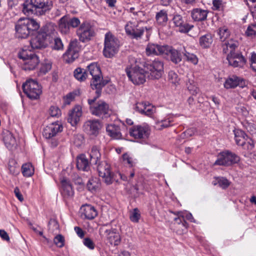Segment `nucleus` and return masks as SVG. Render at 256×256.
Listing matches in <instances>:
<instances>
[{
  "label": "nucleus",
  "instance_id": "obj_49",
  "mask_svg": "<svg viewBox=\"0 0 256 256\" xmlns=\"http://www.w3.org/2000/svg\"><path fill=\"white\" fill-rule=\"evenodd\" d=\"M52 68V64L50 63L42 64L40 69L39 75H44L50 71Z\"/></svg>",
  "mask_w": 256,
  "mask_h": 256
},
{
  "label": "nucleus",
  "instance_id": "obj_52",
  "mask_svg": "<svg viewBox=\"0 0 256 256\" xmlns=\"http://www.w3.org/2000/svg\"><path fill=\"white\" fill-rule=\"evenodd\" d=\"M91 25L88 21H84L82 24H80L79 30L82 32H90Z\"/></svg>",
  "mask_w": 256,
  "mask_h": 256
},
{
  "label": "nucleus",
  "instance_id": "obj_33",
  "mask_svg": "<svg viewBox=\"0 0 256 256\" xmlns=\"http://www.w3.org/2000/svg\"><path fill=\"white\" fill-rule=\"evenodd\" d=\"M213 41L212 36L211 33H207L201 36L200 38V44L203 48L210 47Z\"/></svg>",
  "mask_w": 256,
  "mask_h": 256
},
{
  "label": "nucleus",
  "instance_id": "obj_58",
  "mask_svg": "<svg viewBox=\"0 0 256 256\" xmlns=\"http://www.w3.org/2000/svg\"><path fill=\"white\" fill-rule=\"evenodd\" d=\"M83 243L90 250H93L94 248V243L92 240L90 238H85L84 240Z\"/></svg>",
  "mask_w": 256,
  "mask_h": 256
},
{
  "label": "nucleus",
  "instance_id": "obj_15",
  "mask_svg": "<svg viewBox=\"0 0 256 256\" xmlns=\"http://www.w3.org/2000/svg\"><path fill=\"white\" fill-rule=\"evenodd\" d=\"M80 24V22L78 18L76 17L70 18L68 15L62 17L58 22L60 28L61 30H64V31L70 30V28H77Z\"/></svg>",
  "mask_w": 256,
  "mask_h": 256
},
{
  "label": "nucleus",
  "instance_id": "obj_19",
  "mask_svg": "<svg viewBox=\"0 0 256 256\" xmlns=\"http://www.w3.org/2000/svg\"><path fill=\"white\" fill-rule=\"evenodd\" d=\"M102 125L98 120H89L84 124L86 132L90 135L96 136L99 132Z\"/></svg>",
  "mask_w": 256,
  "mask_h": 256
},
{
  "label": "nucleus",
  "instance_id": "obj_21",
  "mask_svg": "<svg viewBox=\"0 0 256 256\" xmlns=\"http://www.w3.org/2000/svg\"><path fill=\"white\" fill-rule=\"evenodd\" d=\"M245 86L246 83L243 79L234 75L227 78L224 84L226 89L234 88L238 86L244 88Z\"/></svg>",
  "mask_w": 256,
  "mask_h": 256
},
{
  "label": "nucleus",
  "instance_id": "obj_16",
  "mask_svg": "<svg viewBox=\"0 0 256 256\" xmlns=\"http://www.w3.org/2000/svg\"><path fill=\"white\" fill-rule=\"evenodd\" d=\"M129 134L135 139H146L150 134V129L148 126H134L130 128Z\"/></svg>",
  "mask_w": 256,
  "mask_h": 256
},
{
  "label": "nucleus",
  "instance_id": "obj_45",
  "mask_svg": "<svg viewBox=\"0 0 256 256\" xmlns=\"http://www.w3.org/2000/svg\"><path fill=\"white\" fill-rule=\"evenodd\" d=\"M57 26L52 22L46 23L43 26L40 32H54L56 30Z\"/></svg>",
  "mask_w": 256,
  "mask_h": 256
},
{
  "label": "nucleus",
  "instance_id": "obj_32",
  "mask_svg": "<svg viewBox=\"0 0 256 256\" xmlns=\"http://www.w3.org/2000/svg\"><path fill=\"white\" fill-rule=\"evenodd\" d=\"M76 167L79 170L88 171L90 168L88 160L84 156H78L76 161Z\"/></svg>",
  "mask_w": 256,
  "mask_h": 256
},
{
  "label": "nucleus",
  "instance_id": "obj_31",
  "mask_svg": "<svg viewBox=\"0 0 256 256\" xmlns=\"http://www.w3.org/2000/svg\"><path fill=\"white\" fill-rule=\"evenodd\" d=\"M100 182L98 178H92L87 183V188L88 190L94 192L100 188Z\"/></svg>",
  "mask_w": 256,
  "mask_h": 256
},
{
  "label": "nucleus",
  "instance_id": "obj_39",
  "mask_svg": "<svg viewBox=\"0 0 256 256\" xmlns=\"http://www.w3.org/2000/svg\"><path fill=\"white\" fill-rule=\"evenodd\" d=\"M122 158L124 164H128L130 167H133L136 164V160L134 158L127 153L122 154Z\"/></svg>",
  "mask_w": 256,
  "mask_h": 256
},
{
  "label": "nucleus",
  "instance_id": "obj_9",
  "mask_svg": "<svg viewBox=\"0 0 256 256\" xmlns=\"http://www.w3.org/2000/svg\"><path fill=\"white\" fill-rule=\"evenodd\" d=\"M24 93L31 100H37L42 93V88L37 81L28 79L22 84Z\"/></svg>",
  "mask_w": 256,
  "mask_h": 256
},
{
  "label": "nucleus",
  "instance_id": "obj_64",
  "mask_svg": "<svg viewBox=\"0 0 256 256\" xmlns=\"http://www.w3.org/2000/svg\"><path fill=\"white\" fill-rule=\"evenodd\" d=\"M128 36L131 38L138 40L140 38L143 33H127Z\"/></svg>",
  "mask_w": 256,
  "mask_h": 256
},
{
  "label": "nucleus",
  "instance_id": "obj_7",
  "mask_svg": "<svg viewBox=\"0 0 256 256\" xmlns=\"http://www.w3.org/2000/svg\"><path fill=\"white\" fill-rule=\"evenodd\" d=\"M150 79H158L164 74V63L158 60L147 61L144 64Z\"/></svg>",
  "mask_w": 256,
  "mask_h": 256
},
{
  "label": "nucleus",
  "instance_id": "obj_10",
  "mask_svg": "<svg viewBox=\"0 0 256 256\" xmlns=\"http://www.w3.org/2000/svg\"><path fill=\"white\" fill-rule=\"evenodd\" d=\"M52 40L50 33H32L30 44L33 49L44 48Z\"/></svg>",
  "mask_w": 256,
  "mask_h": 256
},
{
  "label": "nucleus",
  "instance_id": "obj_35",
  "mask_svg": "<svg viewBox=\"0 0 256 256\" xmlns=\"http://www.w3.org/2000/svg\"><path fill=\"white\" fill-rule=\"evenodd\" d=\"M22 171L24 176H31L34 173V168L30 163L24 164L22 167Z\"/></svg>",
  "mask_w": 256,
  "mask_h": 256
},
{
  "label": "nucleus",
  "instance_id": "obj_4",
  "mask_svg": "<svg viewBox=\"0 0 256 256\" xmlns=\"http://www.w3.org/2000/svg\"><path fill=\"white\" fill-rule=\"evenodd\" d=\"M90 113L102 119H106L110 117L112 114L108 104L102 100L96 102V98L88 100Z\"/></svg>",
  "mask_w": 256,
  "mask_h": 256
},
{
  "label": "nucleus",
  "instance_id": "obj_13",
  "mask_svg": "<svg viewBox=\"0 0 256 256\" xmlns=\"http://www.w3.org/2000/svg\"><path fill=\"white\" fill-rule=\"evenodd\" d=\"M80 47L78 42L75 39L69 44L68 48L63 54L64 61L68 64L73 62L79 56Z\"/></svg>",
  "mask_w": 256,
  "mask_h": 256
},
{
  "label": "nucleus",
  "instance_id": "obj_5",
  "mask_svg": "<svg viewBox=\"0 0 256 256\" xmlns=\"http://www.w3.org/2000/svg\"><path fill=\"white\" fill-rule=\"evenodd\" d=\"M18 56L24 60L22 68L24 70H34L40 62L37 55L27 50L22 49L20 51Z\"/></svg>",
  "mask_w": 256,
  "mask_h": 256
},
{
  "label": "nucleus",
  "instance_id": "obj_60",
  "mask_svg": "<svg viewBox=\"0 0 256 256\" xmlns=\"http://www.w3.org/2000/svg\"><path fill=\"white\" fill-rule=\"evenodd\" d=\"M74 230L77 235L80 238H83L84 236V231L79 226H75Z\"/></svg>",
  "mask_w": 256,
  "mask_h": 256
},
{
  "label": "nucleus",
  "instance_id": "obj_63",
  "mask_svg": "<svg viewBox=\"0 0 256 256\" xmlns=\"http://www.w3.org/2000/svg\"><path fill=\"white\" fill-rule=\"evenodd\" d=\"M14 192L16 197L20 202L24 200V198L22 194L20 192V190L18 187H16L14 190Z\"/></svg>",
  "mask_w": 256,
  "mask_h": 256
},
{
  "label": "nucleus",
  "instance_id": "obj_17",
  "mask_svg": "<svg viewBox=\"0 0 256 256\" xmlns=\"http://www.w3.org/2000/svg\"><path fill=\"white\" fill-rule=\"evenodd\" d=\"M234 132L235 141L238 145L243 146L244 148L250 150L254 147L251 140L246 142L247 136L244 132L240 130H234Z\"/></svg>",
  "mask_w": 256,
  "mask_h": 256
},
{
  "label": "nucleus",
  "instance_id": "obj_46",
  "mask_svg": "<svg viewBox=\"0 0 256 256\" xmlns=\"http://www.w3.org/2000/svg\"><path fill=\"white\" fill-rule=\"evenodd\" d=\"M184 56L186 58V60L194 64H196L198 62V58L196 55L193 54H190V52L185 51L184 52Z\"/></svg>",
  "mask_w": 256,
  "mask_h": 256
},
{
  "label": "nucleus",
  "instance_id": "obj_29",
  "mask_svg": "<svg viewBox=\"0 0 256 256\" xmlns=\"http://www.w3.org/2000/svg\"><path fill=\"white\" fill-rule=\"evenodd\" d=\"M155 18L157 24L164 26L168 20V10L166 9L160 10L156 12Z\"/></svg>",
  "mask_w": 256,
  "mask_h": 256
},
{
  "label": "nucleus",
  "instance_id": "obj_22",
  "mask_svg": "<svg viewBox=\"0 0 256 256\" xmlns=\"http://www.w3.org/2000/svg\"><path fill=\"white\" fill-rule=\"evenodd\" d=\"M106 240L111 245L118 246L121 241V238L118 232L116 229L110 228L104 231Z\"/></svg>",
  "mask_w": 256,
  "mask_h": 256
},
{
  "label": "nucleus",
  "instance_id": "obj_11",
  "mask_svg": "<svg viewBox=\"0 0 256 256\" xmlns=\"http://www.w3.org/2000/svg\"><path fill=\"white\" fill-rule=\"evenodd\" d=\"M40 27V24L34 20L28 18H20L15 24L16 32L37 31Z\"/></svg>",
  "mask_w": 256,
  "mask_h": 256
},
{
  "label": "nucleus",
  "instance_id": "obj_8",
  "mask_svg": "<svg viewBox=\"0 0 256 256\" xmlns=\"http://www.w3.org/2000/svg\"><path fill=\"white\" fill-rule=\"evenodd\" d=\"M120 42L112 33H106L105 35L103 54L106 58L113 57L118 51Z\"/></svg>",
  "mask_w": 256,
  "mask_h": 256
},
{
  "label": "nucleus",
  "instance_id": "obj_27",
  "mask_svg": "<svg viewBox=\"0 0 256 256\" xmlns=\"http://www.w3.org/2000/svg\"><path fill=\"white\" fill-rule=\"evenodd\" d=\"M106 130L108 134L114 138L120 139L122 137L120 127L116 124H108Z\"/></svg>",
  "mask_w": 256,
  "mask_h": 256
},
{
  "label": "nucleus",
  "instance_id": "obj_61",
  "mask_svg": "<svg viewBox=\"0 0 256 256\" xmlns=\"http://www.w3.org/2000/svg\"><path fill=\"white\" fill-rule=\"evenodd\" d=\"M222 0H212L213 7L214 10H219L222 6Z\"/></svg>",
  "mask_w": 256,
  "mask_h": 256
},
{
  "label": "nucleus",
  "instance_id": "obj_14",
  "mask_svg": "<svg viewBox=\"0 0 256 256\" xmlns=\"http://www.w3.org/2000/svg\"><path fill=\"white\" fill-rule=\"evenodd\" d=\"M97 164V169L100 176L104 179L106 184H112L114 178V174L110 170V164L106 161H102Z\"/></svg>",
  "mask_w": 256,
  "mask_h": 256
},
{
  "label": "nucleus",
  "instance_id": "obj_23",
  "mask_svg": "<svg viewBox=\"0 0 256 256\" xmlns=\"http://www.w3.org/2000/svg\"><path fill=\"white\" fill-rule=\"evenodd\" d=\"M61 184L63 197L66 199L71 198L74 196V191L70 180L64 178L61 180Z\"/></svg>",
  "mask_w": 256,
  "mask_h": 256
},
{
  "label": "nucleus",
  "instance_id": "obj_55",
  "mask_svg": "<svg viewBox=\"0 0 256 256\" xmlns=\"http://www.w3.org/2000/svg\"><path fill=\"white\" fill-rule=\"evenodd\" d=\"M64 48V45L60 38H55L54 39V45L52 48L56 50H61Z\"/></svg>",
  "mask_w": 256,
  "mask_h": 256
},
{
  "label": "nucleus",
  "instance_id": "obj_42",
  "mask_svg": "<svg viewBox=\"0 0 256 256\" xmlns=\"http://www.w3.org/2000/svg\"><path fill=\"white\" fill-rule=\"evenodd\" d=\"M168 81L174 84H178L180 80L178 74L174 70H170L168 74Z\"/></svg>",
  "mask_w": 256,
  "mask_h": 256
},
{
  "label": "nucleus",
  "instance_id": "obj_34",
  "mask_svg": "<svg viewBox=\"0 0 256 256\" xmlns=\"http://www.w3.org/2000/svg\"><path fill=\"white\" fill-rule=\"evenodd\" d=\"M74 78L80 82L85 80L88 77V74L86 70L81 68H76L74 72Z\"/></svg>",
  "mask_w": 256,
  "mask_h": 256
},
{
  "label": "nucleus",
  "instance_id": "obj_26",
  "mask_svg": "<svg viewBox=\"0 0 256 256\" xmlns=\"http://www.w3.org/2000/svg\"><path fill=\"white\" fill-rule=\"evenodd\" d=\"M208 13L207 10L196 8L191 11V16L195 21H203L206 19Z\"/></svg>",
  "mask_w": 256,
  "mask_h": 256
},
{
  "label": "nucleus",
  "instance_id": "obj_38",
  "mask_svg": "<svg viewBox=\"0 0 256 256\" xmlns=\"http://www.w3.org/2000/svg\"><path fill=\"white\" fill-rule=\"evenodd\" d=\"M142 114H144L150 117H152L156 112V108L149 103H146Z\"/></svg>",
  "mask_w": 256,
  "mask_h": 256
},
{
  "label": "nucleus",
  "instance_id": "obj_25",
  "mask_svg": "<svg viewBox=\"0 0 256 256\" xmlns=\"http://www.w3.org/2000/svg\"><path fill=\"white\" fill-rule=\"evenodd\" d=\"M172 22L175 26L180 27L181 28L180 32H188L194 27L193 25L189 24H184L182 18L179 14L174 16Z\"/></svg>",
  "mask_w": 256,
  "mask_h": 256
},
{
  "label": "nucleus",
  "instance_id": "obj_41",
  "mask_svg": "<svg viewBox=\"0 0 256 256\" xmlns=\"http://www.w3.org/2000/svg\"><path fill=\"white\" fill-rule=\"evenodd\" d=\"M174 224L179 226L182 228V230L186 229L188 227V223L184 220L183 217H177L174 219Z\"/></svg>",
  "mask_w": 256,
  "mask_h": 256
},
{
  "label": "nucleus",
  "instance_id": "obj_28",
  "mask_svg": "<svg viewBox=\"0 0 256 256\" xmlns=\"http://www.w3.org/2000/svg\"><path fill=\"white\" fill-rule=\"evenodd\" d=\"M2 136L4 144L8 149H12L13 146L16 145V139L10 132L8 130L4 131Z\"/></svg>",
  "mask_w": 256,
  "mask_h": 256
},
{
  "label": "nucleus",
  "instance_id": "obj_18",
  "mask_svg": "<svg viewBox=\"0 0 256 256\" xmlns=\"http://www.w3.org/2000/svg\"><path fill=\"white\" fill-rule=\"evenodd\" d=\"M62 130V125L58 122L52 123L46 126L42 132V134L46 138H50Z\"/></svg>",
  "mask_w": 256,
  "mask_h": 256
},
{
  "label": "nucleus",
  "instance_id": "obj_48",
  "mask_svg": "<svg viewBox=\"0 0 256 256\" xmlns=\"http://www.w3.org/2000/svg\"><path fill=\"white\" fill-rule=\"evenodd\" d=\"M216 180L219 186L224 189L227 188L230 185V182L228 180L224 177L217 178Z\"/></svg>",
  "mask_w": 256,
  "mask_h": 256
},
{
  "label": "nucleus",
  "instance_id": "obj_37",
  "mask_svg": "<svg viewBox=\"0 0 256 256\" xmlns=\"http://www.w3.org/2000/svg\"><path fill=\"white\" fill-rule=\"evenodd\" d=\"M172 122V120L168 118L160 121H157L156 127L158 130H160L170 126Z\"/></svg>",
  "mask_w": 256,
  "mask_h": 256
},
{
  "label": "nucleus",
  "instance_id": "obj_50",
  "mask_svg": "<svg viewBox=\"0 0 256 256\" xmlns=\"http://www.w3.org/2000/svg\"><path fill=\"white\" fill-rule=\"evenodd\" d=\"M172 48L168 46H160L158 45V55L160 54H169L170 51Z\"/></svg>",
  "mask_w": 256,
  "mask_h": 256
},
{
  "label": "nucleus",
  "instance_id": "obj_12",
  "mask_svg": "<svg viewBox=\"0 0 256 256\" xmlns=\"http://www.w3.org/2000/svg\"><path fill=\"white\" fill-rule=\"evenodd\" d=\"M240 160V157L228 150L223 151L218 156V158L214 162L215 165L230 166L238 163Z\"/></svg>",
  "mask_w": 256,
  "mask_h": 256
},
{
  "label": "nucleus",
  "instance_id": "obj_47",
  "mask_svg": "<svg viewBox=\"0 0 256 256\" xmlns=\"http://www.w3.org/2000/svg\"><path fill=\"white\" fill-rule=\"evenodd\" d=\"M158 44H148L146 48V52L148 55L154 54L158 55Z\"/></svg>",
  "mask_w": 256,
  "mask_h": 256
},
{
  "label": "nucleus",
  "instance_id": "obj_56",
  "mask_svg": "<svg viewBox=\"0 0 256 256\" xmlns=\"http://www.w3.org/2000/svg\"><path fill=\"white\" fill-rule=\"evenodd\" d=\"M64 238L60 234L56 236L54 238V244L59 248L64 246Z\"/></svg>",
  "mask_w": 256,
  "mask_h": 256
},
{
  "label": "nucleus",
  "instance_id": "obj_54",
  "mask_svg": "<svg viewBox=\"0 0 256 256\" xmlns=\"http://www.w3.org/2000/svg\"><path fill=\"white\" fill-rule=\"evenodd\" d=\"M49 229L52 232L58 230L59 228L58 222L55 219H50L48 222Z\"/></svg>",
  "mask_w": 256,
  "mask_h": 256
},
{
  "label": "nucleus",
  "instance_id": "obj_6",
  "mask_svg": "<svg viewBox=\"0 0 256 256\" xmlns=\"http://www.w3.org/2000/svg\"><path fill=\"white\" fill-rule=\"evenodd\" d=\"M87 68L90 74L92 76L90 82L92 88L96 90H101L108 82L103 80L100 67L96 63L93 62L89 64Z\"/></svg>",
  "mask_w": 256,
  "mask_h": 256
},
{
  "label": "nucleus",
  "instance_id": "obj_40",
  "mask_svg": "<svg viewBox=\"0 0 256 256\" xmlns=\"http://www.w3.org/2000/svg\"><path fill=\"white\" fill-rule=\"evenodd\" d=\"M80 42H87L90 40L94 36V33H77Z\"/></svg>",
  "mask_w": 256,
  "mask_h": 256
},
{
  "label": "nucleus",
  "instance_id": "obj_53",
  "mask_svg": "<svg viewBox=\"0 0 256 256\" xmlns=\"http://www.w3.org/2000/svg\"><path fill=\"white\" fill-rule=\"evenodd\" d=\"M136 26L137 25L135 22H128L125 26L126 32H136V30H137Z\"/></svg>",
  "mask_w": 256,
  "mask_h": 256
},
{
  "label": "nucleus",
  "instance_id": "obj_3",
  "mask_svg": "<svg viewBox=\"0 0 256 256\" xmlns=\"http://www.w3.org/2000/svg\"><path fill=\"white\" fill-rule=\"evenodd\" d=\"M128 62L126 72L129 79L134 84H144L146 82L147 74L146 70L140 68L139 62L134 57L130 56Z\"/></svg>",
  "mask_w": 256,
  "mask_h": 256
},
{
  "label": "nucleus",
  "instance_id": "obj_62",
  "mask_svg": "<svg viewBox=\"0 0 256 256\" xmlns=\"http://www.w3.org/2000/svg\"><path fill=\"white\" fill-rule=\"evenodd\" d=\"M0 236L1 238L7 242L10 240V238L8 234V233L4 230H0Z\"/></svg>",
  "mask_w": 256,
  "mask_h": 256
},
{
  "label": "nucleus",
  "instance_id": "obj_51",
  "mask_svg": "<svg viewBox=\"0 0 256 256\" xmlns=\"http://www.w3.org/2000/svg\"><path fill=\"white\" fill-rule=\"evenodd\" d=\"M49 113L52 117H58L61 115V110L57 106H52L50 108Z\"/></svg>",
  "mask_w": 256,
  "mask_h": 256
},
{
  "label": "nucleus",
  "instance_id": "obj_1",
  "mask_svg": "<svg viewBox=\"0 0 256 256\" xmlns=\"http://www.w3.org/2000/svg\"><path fill=\"white\" fill-rule=\"evenodd\" d=\"M219 38L222 42V52L226 54V60L233 67H242L246 60L240 52H236L238 46L234 33H218Z\"/></svg>",
  "mask_w": 256,
  "mask_h": 256
},
{
  "label": "nucleus",
  "instance_id": "obj_2",
  "mask_svg": "<svg viewBox=\"0 0 256 256\" xmlns=\"http://www.w3.org/2000/svg\"><path fill=\"white\" fill-rule=\"evenodd\" d=\"M22 12L26 16H42L52 8V0H27L23 4Z\"/></svg>",
  "mask_w": 256,
  "mask_h": 256
},
{
  "label": "nucleus",
  "instance_id": "obj_20",
  "mask_svg": "<svg viewBox=\"0 0 256 256\" xmlns=\"http://www.w3.org/2000/svg\"><path fill=\"white\" fill-rule=\"evenodd\" d=\"M82 114V107L78 105L75 106L69 112L68 122L70 123L72 126H76L79 122Z\"/></svg>",
  "mask_w": 256,
  "mask_h": 256
},
{
  "label": "nucleus",
  "instance_id": "obj_43",
  "mask_svg": "<svg viewBox=\"0 0 256 256\" xmlns=\"http://www.w3.org/2000/svg\"><path fill=\"white\" fill-rule=\"evenodd\" d=\"M8 170L10 174L17 175L19 173V168L14 160H12L8 164Z\"/></svg>",
  "mask_w": 256,
  "mask_h": 256
},
{
  "label": "nucleus",
  "instance_id": "obj_44",
  "mask_svg": "<svg viewBox=\"0 0 256 256\" xmlns=\"http://www.w3.org/2000/svg\"><path fill=\"white\" fill-rule=\"evenodd\" d=\"M140 214L138 208H135L130 212V218L132 222H138L140 218Z\"/></svg>",
  "mask_w": 256,
  "mask_h": 256
},
{
  "label": "nucleus",
  "instance_id": "obj_24",
  "mask_svg": "<svg viewBox=\"0 0 256 256\" xmlns=\"http://www.w3.org/2000/svg\"><path fill=\"white\" fill-rule=\"evenodd\" d=\"M81 216L88 220L94 219L98 214L96 208L91 205L86 204L80 208Z\"/></svg>",
  "mask_w": 256,
  "mask_h": 256
},
{
  "label": "nucleus",
  "instance_id": "obj_59",
  "mask_svg": "<svg viewBox=\"0 0 256 256\" xmlns=\"http://www.w3.org/2000/svg\"><path fill=\"white\" fill-rule=\"evenodd\" d=\"M29 36V33H15V37L19 40L26 39Z\"/></svg>",
  "mask_w": 256,
  "mask_h": 256
},
{
  "label": "nucleus",
  "instance_id": "obj_36",
  "mask_svg": "<svg viewBox=\"0 0 256 256\" xmlns=\"http://www.w3.org/2000/svg\"><path fill=\"white\" fill-rule=\"evenodd\" d=\"M169 54H170V60L174 63L177 64L181 62L182 58L180 54L177 50L172 48L170 51L169 52Z\"/></svg>",
  "mask_w": 256,
  "mask_h": 256
},
{
  "label": "nucleus",
  "instance_id": "obj_30",
  "mask_svg": "<svg viewBox=\"0 0 256 256\" xmlns=\"http://www.w3.org/2000/svg\"><path fill=\"white\" fill-rule=\"evenodd\" d=\"M100 148L97 146H92L90 152V162L92 164H97L100 162L101 154Z\"/></svg>",
  "mask_w": 256,
  "mask_h": 256
},
{
  "label": "nucleus",
  "instance_id": "obj_57",
  "mask_svg": "<svg viewBox=\"0 0 256 256\" xmlns=\"http://www.w3.org/2000/svg\"><path fill=\"white\" fill-rule=\"evenodd\" d=\"M146 102H138L136 104L135 106L134 107V109L139 113L142 114V111H144V106L146 104Z\"/></svg>",
  "mask_w": 256,
  "mask_h": 256
}]
</instances>
